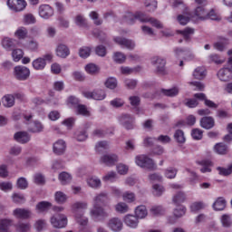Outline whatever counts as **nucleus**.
<instances>
[{
	"label": "nucleus",
	"mask_w": 232,
	"mask_h": 232,
	"mask_svg": "<svg viewBox=\"0 0 232 232\" xmlns=\"http://www.w3.org/2000/svg\"><path fill=\"white\" fill-rule=\"evenodd\" d=\"M108 194L100 193L93 198V207L91 209V217L92 218H100V220H104L110 217V214L102 206H106L108 204Z\"/></svg>",
	"instance_id": "1"
},
{
	"label": "nucleus",
	"mask_w": 232,
	"mask_h": 232,
	"mask_svg": "<svg viewBox=\"0 0 232 232\" xmlns=\"http://www.w3.org/2000/svg\"><path fill=\"white\" fill-rule=\"evenodd\" d=\"M88 208V203L83 202H76L72 205V213L75 215V218L80 224V226H87L88 225V218H83L84 213L80 212V209H86Z\"/></svg>",
	"instance_id": "2"
},
{
	"label": "nucleus",
	"mask_w": 232,
	"mask_h": 232,
	"mask_svg": "<svg viewBox=\"0 0 232 232\" xmlns=\"http://www.w3.org/2000/svg\"><path fill=\"white\" fill-rule=\"evenodd\" d=\"M136 164L140 166V168H144L145 169H149V171H155L157 169V165L155 161L147 155H139L136 157Z\"/></svg>",
	"instance_id": "3"
},
{
	"label": "nucleus",
	"mask_w": 232,
	"mask_h": 232,
	"mask_svg": "<svg viewBox=\"0 0 232 232\" xmlns=\"http://www.w3.org/2000/svg\"><path fill=\"white\" fill-rule=\"evenodd\" d=\"M145 14L142 12H136V13H126L123 16V21L127 23V24H135L137 21L140 23H144L147 21L145 18Z\"/></svg>",
	"instance_id": "4"
},
{
	"label": "nucleus",
	"mask_w": 232,
	"mask_h": 232,
	"mask_svg": "<svg viewBox=\"0 0 232 232\" xmlns=\"http://www.w3.org/2000/svg\"><path fill=\"white\" fill-rule=\"evenodd\" d=\"M151 64L156 66V73L159 75H166V60L160 56H153L151 58Z\"/></svg>",
	"instance_id": "5"
},
{
	"label": "nucleus",
	"mask_w": 232,
	"mask_h": 232,
	"mask_svg": "<svg viewBox=\"0 0 232 232\" xmlns=\"http://www.w3.org/2000/svg\"><path fill=\"white\" fill-rule=\"evenodd\" d=\"M119 122L125 130H133L135 128V117L131 114H121L119 116Z\"/></svg>",
	"instance_id": "6"
},
{
	"label": "nucleus",
	"mask_w": 232,
	"mask_h": 232,
	"mask_svg": "<svg viewBox=\"0 0 232 232\" xmlns=\"http://www.w3.org/2000/svg\"><path fill=\"white\" fill-rule=\"evenodd\" d=\"M14 75L17 81H26L30 77V69L23 65L15 66Z\"/></svg>",
	"instance_id": "7"
},
{
	"label": "nucleus",
	"mask_w": 232,
	"mask_h": 232,
	"mask_svg": "<svg viewBox=\"0 0 232 232\" xmlns=\"http://www.w3.org/2000/svg\"><path fill=\"white\" fill-rule=\"evenodd\" d=\"M82 95L86 99H93L94 101H104V99H106V92L102 89H94L92 92H83Z\"/></svg>",
	"instance_id": "8"
},
{
	"label": "nucleus",
	"mask_w": 232,
	"mask_h": 232,
	"mask_svg": "<svg viewBox=\"0 0 232 232\" xmlns=\"http://www.w3.org/2000/svg\"><path fill=\"white\" fill-rule=\"evenodd\" d=\"M51 224L53 227L61 229L68 226V218L64 214H57L51 218Z\"/></svg>",
	"instance_id": "9"
},
{
	"label": "nucleus",
	"mask_w": 232,
	"mask_h": 232,
	"mask_svg": "<svg viewBox=\"0 0 232 232\" xmlns=\"http://www.w3.org/2000/svg\"><path fill=\"white\" fill-rule=\"evenodd\" d=\"M28 4L25 0H8L7 5L13 12H23Z\"/></svg>",
	"instance_id": "10"
},
{
	"label": "nucleus",
	"mask_w": 232,
	"mask_h": 232,
	"mask_svg": "<svg viewBox=\"0 0 232 232\" xmlns=\"http://www.w3.org/2000/svg\"><path fill=\"white\" fill-rule=\"evenodd\" d=\"M13 215L15 218L20 220H28V218H32V210L28 208H15L13 211Z\"/></svg>",
	"instance_id": "11"
},
{
	"label": "nucleus",
	"mask_w": 232,
	"mask_h": 232,
	"mask_svg": "<svg viewBox=\"0 0 232 232\" xmlns=\"http://www.w3.org/2000/svg\"><path fill=\"white\" fill-rule=\"evenodd\" d=\"M114 42L120 46H124V48H127V50H135V42L133 40L117 36L114 38Z\"/></svg>",
	"instance_id": "12"
},
{
	"label": "nucleus",
	"mask_w": 232,
	"mask_h": 232,
	"mask_svg": "<svg viewBox=\"0 0 232 232\" xmlns=\"http://www.w3.org/2000/svg\"><path fill=\"white\" fill-rule=\"evenodd\" d=\"M39 15L43 19H50L53 15V8L49 5H42L39 6Z\"/></svg>",
	"instance_id": "13"
},
{
	"label": "nucleus",
	"mask_w": 232,
	"mask_h": 232,
	"mask_svg": "<svg viewBox=\"0 0 232 232\" xmlns=\"http://www.w3.org/2000/svg\"><path fill=\"white\" fill-rule=\"evenodd\" d=\"M107 226L110 229H111V231H114V232L122 231V227H123L122 221L119 218H111L108 221Z\"/></svg>",
	"instance_id": "14"
},
{
	"label": "nucleus",
	"mask_w": 232,
	"mask_h": 232,
	"mask_svg": "<svg viewBox=\"0 0 232 232\" xmlns=\"http://www.w3.org/2000/svg\"><path fill=\"white\" fill-rule=\"evenodd\" d=\"M177 34L181 35L186 43H191V39L195 34V29L191 27H186L183 30H178Z\"/></svg>",
	"instance_id": "15"
},
{
	"label": "nucleus",
	"mask_w": 232,
	"mask_h": 232,
	"mask_svg": "<svg viewBox=\"0 0 232 232\" xmlns=\"http://www.w3.org/2000/svg\"><path fill=\"white\" fill-rule=\"evenodd\" d=\"M101 162L106 166H114L119 162V156L117 154H106L101 157Z\"/></svg>",
	"instance_id": "16"
},
{
	"label": "nucleus",
	"mask_w": 232,
	"mask_h": 232,
	"mask_svg": "<svg viewBox=\"0 0 232 232\" xmlns=\"http://www.w3.org/2000/svg\"><path fill=\"white\" fill-rule=\"evenodd\" d=\"M53 150L55 155L64 154V151H66V141L58 140L56 142H54Z\"/></svg>",
	"instance_id": "17"
},
{
	"label": "nucleus",
	"mask_w": 232,
	"mask_h": 232,
	"mask_svg": "<svg viewBox=\"0 0 232 232\" xmlns=\"http://www.w3.org/2000/svg\"><path fill=\"white\" fill-rule=\"evenodd\" d=\"M56 55L62 59H66L70 55V48L64 44H59L56 47Z\"/></svg>",
	"instance_id": "18"
},
{
	"label": "nucleus",
	"mask_w": 232,
	"mask_h": 232,
	"mask_svg": "<svg viewBox=\"0 0 232 232\" xmlns=\"http://www.w3.org/2000/svg\"><path fill=\"white\" fill-rule=\"evenodd\" d=\"M218 77L223 82H228V81L232 80V72L229 71L227 68L223 67L218 72Z\"/></svg>",
	"instance_id": "19"
},
{
	"label": "nucleus",
	"mask_w": 232,
	"mask_h": 232,
	"mask_svg": "<svg viewBox=\"0 0 232 232\" xmlns=\"http://www.w3.org/2000/svg\"><path fill=\"white\" fill-rule=\"evenodd\" d=\"M175 56L176 57H180V55H183V60L184 61H191L195 56H193V53H191V51L189 50H185L182 48H176L174 50Z\"/></svg>",
	"instance_id": "20"
},
{
	"label": "nucleus",
	"mask_w": 232,
	"mask_h": 232,
	"mask_svg": "<svg viewBox=\"0 0 232 232\" xmlns=\"http://www.w3.org/2000/svg\"><path fill=\"white\" fill-rule=\"evenodd\" d=\"M14 139L20 144H26L27 142H30V134L26 131H18L14 133Z\"/></svg>",
	"instance_id": "21"
},
{
	"label": "nucleus",
	"mask_w": 232,
	"mask_h": 232,
	"mask_svg": "<svg viewBox=\"0 0 232 232\" xmlns=\"http://www.w3.org/2000/svg\"><path fill=\"white\" fill-rule=\"evenodd\" d=\"M200 126L204 130H211L215 128V119L213 117L205 116L200 120Z\"/></svg>",
	"instance_id": "22"
},
{
	"label": "nucleus",
	"mask_w": 232,
	"mask_h": 232,
	"mask_svg": "<svg viewBox=\"0 0 232 232\" xmlns=\"http://www.w3.org/2000/svg\"><path fill=\"white\" fill-rule=\"evenodd\" d=\"M124 222L128 227L135 229L139 226V218L133 215H127L124 218Z\"/></svg>",
	"instance_id": "23"
},
{
	"label": "nucleus",
	"mask_w": 232,
	"mask_h": 232,
	"mask_svg": "<svg viewBox=\"0 0 232 232\" xmlns=\"http://www.w3.org/2000/svg\"><path fill=\"white\" fill-rule=\"evenodd\" d=\"M44 127L43 126V123L40 121H33L28 124L27 130L30 131V133H41Z\"/></svg>",
	"instance_id": "24"
},
{
	"label": "nucleus",
	"mask_w": 232,
	"mask_h": 232,
	"mask_svg": "<svg viewBox=\"0 0 232 232\" xmlns=\"http://www.w3.org/2000/svg\"><path fill=\"white\" fill-rule=\"evenodd\" d=\"M15 43H17L14 39L5 37L2 40V46L7 52H12L15 48Z\"/></svg>",
	"instance_id": "25"
},
{
	"label": "nucleus",
	"mask_w": 232,
	"mask_h": 232,
	"mask_svg": "<svg viewBox=\"0 0 232 232\" xmlns=\"http://www.w3.org/2000/svg\"><path fill=\"white\" fill-rule=\"evenodd\" d=\"M192 77H194V79H196L198 81H202V79H205L206 78V67H204V66L197 67L192 73Z\"/></svg>",
	"instance_id": "26"
},
{
	"label": "nucleus",
	"mask_w": 232,
	"mask_h": 232,
	"mask_svg": "<svg viewBox=\"0 0 232 232\" xmlns=\"http://www.w3.org/2000/svg\"><path fill=\"white\" fill-rule=\"evenodd\" d=\"M52 208V204L49 201H40L35 206L37 213H45Z\"/></svg>",
	"instance_id": "27"
},
{
	"label": "nucleus",
	"mask_w": 232,
	"mask_h": 232,
	"mask_svg": "<svg viewBox=\"0 0 232 232\" xmlns=\"http://www.w3.org/2000/svg\"><path fill=\"white\" fill-rule=\"evenodd\" d=\"M214 151H216L218 155H227L229 149L227 148V145H226L225 143L219 142L214 146Z\"/></svg>",
	"instance_id": "28"
},
{
	"label": "nucleus",
	"mask_w": 232,
	"mask_h": 232,
	"mask_svg": "<svg viewBox=\"0 0 232 232\" xmlns=\"http://www.w3.org/2000/svg\"><path fill=\"white\" fill-rule=\"evenodd\" d=\"M13 222L12 219L8 218L0 219V232H10Z\"/></svg>",
	"instance_id": "29"
},
{
	"label": "nucleus",
	"mask_w": 232,
	"mask_h": 232,
	"mask_svg": "<svg viewBox=\"0 0 232 232\" xmlns=\"http://www.w3.org/2000/svg\"><path fill=\"white\" fill-rule=\"evenodd\" d=\"M14 37L18 39L19 41H23L28 37V29L26 27H19L15 32H14Z\"/></svg>",
	"instance_id": "30"
},
{
	"label": "nucleus",
	"mask_w": 232,
	"mask_h": 232,
	"mask_svg": "<svg viewBox=\"0 0 232 232\" xmlns=\"http://www.w3.org/2000/svg\"><path fill=\"white\" fill-rule=\"evenodd\" d=\"M199 166H204L200 171L201 173H211V169L208 166H213V163L209 160H203L201 161H197Z\"/></svg>",
	"instance_id": "31"
},
{
	"label": "nucleus",
	"mask_w": 232,
	"mask_h": 232,
	"mask_svg": "<svg viewBox=\"0 0 232 232\" xmlns=\"http://www.w3.org/2000/svg\"><path fill=\"white\" fill-rule=\"evenodd\" d=\"M213 208L216 211H224L226 209V199L224 198H218L213 204Z\"/></svg>",
	"instance_id": "32"
},
{
	"label": "nucleus",
	"mask_w": 232,
	"mask_h": 232,
	"mask_svg": "<svg viewBox=\"0 0 232 232\" xmlns=\"http://www.w3.org/2000/svg\"><path fill=\"white\" fill-rule=\"evenodd\" d=\"M32 64L34 70H44V68H46V62H44V59H43V57L35 59L34 61H33Z\"/></svg>",
	"instance_id": "33"
},
{
	"label": "nucleus",
	"mask_w": 232,
	"mask_h": 232,
	"mask_svg": "<svg viewBox=\"0 0 232 232\" xmlns=\"http://www.w3.org/2000/svg\"><path fill=\"white\" fill-rule=\"evenodd\" d=\"M3 104L5 108H12L15 104V97L13 94H7L3 98Z\"/></svg>",
	"instance_id": "34"
},
{
	"label": "nucleus",
	"mask_w": 232,
	"mask_h": 232,
	"mask_svg": "<svg viewBox=\"0 0 232 232\" xmlns=\"http://www.w3.org/2000/svg\"><path fill=\"white\" fill-rule=\"evenodd\" d=\"M195 15L198 17V19L206 20L208 19V10L204 8V6H198L195 10Z\"/></svg>",
	"instance_id": "35"
},
{
	"label": "nucleus",
	"mask_w": 232,
	"mask_h": 232,
	"mask_svg": "<svg viewBox=\"0 0 232 232\" xmlns=\"http://www.w3.org/2000/svg\"><path fill=\"white\" fill-rule=\"evenodd\" d=\"M135 215L138 218H146V217H148V209H146V206L137 207Z\"/></svg>",
	"instance_id": "36"
},
{
	"label": "nucleus",
	"mask_w": 232,
	"mask_h": 232,
	"mask_svg": "<svg viewBox=\"0 0 232 232\" xmlns=\"http://www.w3.org/2000/svg\"><path fill=\"white\" fill-rule=\"evenodd\" d=\"M145 19L147 21H143V23H150L152 26H154L155 28H158L159 30H162V28H164V25L162 24V23H160V21L155 18H150L148 17V15L145 14Z\"/></svg>",
	"instance_id": "37"
},
{
	"label": "nucleus",
	"mask_w": 232,
	"mask_h": 232,
	"mask_svg": "<svg viewBox=\"0 0 232 232\" xmlns=\"http://www.w3.org/2000/svg\"><path fill=\"white\" fill-rule=\"evenodd\" d=\"M173 203L176 206H180V204H182V202H184L186 200V194H184V192L180 191L178 192L174 197H173Z\"/></svg>",
	"instance_id": "38"
},
{
	"label": "nucleus",
	"mask_w": 232,
	"mask_h": 232,
	"mask_svg": "<svg viewBox=\"0 0 232 232\" xmlns=\"http://www.w3.org/2000/svg\"><path fill=\"white\" fill-rule=\"evenodd\" d=\"M32 226L28 222H18L16 224V231L17 232H28L30 231Z\"/></svg>",
	"instance_id": "39"
},
{
	"label": "nucleus",
	"mask_w": 232,
	"mask_h": 232,
	"mask_svg": "<svg viewBox=\"0 0 232 232\" xmlns=\"http://www.w3.org/2000/svg\"><path fill=\"white\" fill-rule=\"evenodd\" d=\"M54 199L57 204H64L68 200V196L62 191H57L54 195Z\"/></svg>",
	"instance_id": "40"
},
{
	"label": "nucleus",
	"mask_w": 232,
	"mask_h": 232,
	"mask_svg": "<svg viewBox=\"0 0 232 232\" xmlns=\"http://www.w3.org/2000/svg\"><path fill=\"white\" fill-rule=\"evenodd\" d=\"M174 139L179 144H184L186 142V137L182 130H177L174 133Z\"/></svg>",
	"instance_id": "41"
},
{
	"label": "nucleus",
	"mask_w": 232,
	"mask_h": 232,
	"mask_svg": "<svg viewBox=\"0 0 232 232\" xmlns=\"http://www.w3.org/2000/svg\"><path fill=\"white\" fill-rule=\"evenodd\" d=\"M59 180L62 182L63 186H65V184H70V182H72V175H70L68 172H62L59 175Z\"/></svg>",
	"instance_id": "42"
},
{
	"label": "nucleus",
	"mask_w": 232,
	"mask_h": 232,
	"mask_svg": "<svg viewBox=\"0 0 232 232\" xmlns=\"http://www.w3.org/2000/svg\"><path fill=\"white\" fill-rule=\"evenodd\" d=\"M113 61L118 64H122L123 63H126V54L121 52H116L113 55Z\"/></svg>",
	"instance_id": "43"
},
{
	"label": "nucleus",
	"mask_w": 232,
	"mask_h": 232,
	"mask_svg": "<svg viewBox=\"0 0 232 232\" xmlns=\"http://www.w3.org/2000/svg\"><path fill=\"white\" fill-rule=\"evenodd\" d=\"M92 54V48L88 46H83L79 49V55L82 59H88Z\"/></svg>",
	"instance_id": "44"
},
{
	"label": "nucleus",
	"mask_w": 232,
	"mask_h": 232,
	"mask_svg": "<svg viewBox=\"0 0 232 232\" xmlns=\"http://www.w3.org/2000/svg\"><path fill=\"white\" fill-rule=\"evenodd\" d=\"M161 92L166 97H177V94L179 93V89L177 87L171 89H162Z\"/></svg>",
	"instance_id": "45"
},
{
	"label": "nucleus",
	"mask_w": 232,
	"mask_h": 232,
	"mask_svg": "<svg viewBox=\"0 0 232 232\" xmlns=\"http://www.w3.org/2000/svg\"><path fill=\"white\" fill-rule=\"evenodd\" d=\"M24 55V53L23 52L22 49H13L12 57L14 63H19V61H21Z\"/></svg>",
	"instance_id": "46"
},
{
	"label": "nucleus",
	"mask_w": 232,
	"mask_h": 232,
	"mask_svg": "<svg viewBox=\"0 0 232 232\" xmlns=\"http://www.w3.org/2000/svg\"><path fill=\"white\" fill-rule=\"evenodd\" d=\"M177 21L181 26H186L189 21H191V16L188 14H179L177 16Z\"/></svg>",
	"instance_id": "47"
},
{
	"label": "nucleus",
	"mask_w": 232,
	"mask_h": 232,
	"mask_svg": "<svg viewBox=\"0 0 232 232\" xmlns=\"http://www.w3.org/2000/svg\"><path fill=\"white\" fill-rule=\"evenodd\" d=\"M209 63H214L215 64H224L226 59H222L218 54H210L208 56Z\"/></svg>",
	"instance_id": "48"
},
{
	"label": "nucleus",
	"mask_w": 232,
	"mask_h": 232,
	"mask_svg": "<svg viewBox=\"0 0 232 232\" xmlns=\"http://www.w3.org/2000/svg\"><path fill=\"white\" fill-rule=\"evenodd\" d=\"M12 198L14 204H24V202H26V198L23 194L14 193L12 196Z\"/></svg>",
	"instance_id": "49"
},
{
	"label": "nucleus",
	"mask_w": 232,
	"mask_h": 232,
	"mask_svg": "<svg viewBox=\"0 0 232 232\" xmlns=\"http://www.w3.org/2000/svg\"><path fill=\"white\" fill-rule=\"evenodd\" d=\"M36 21L35 16H34V14L31 13L24 15L23 23H24V24H35Z\"/></svg>",
	"instance_id": "50"
},
{
	"label": "nucleus",
	"mask_w": 232,
	"mask_h": 232,
	"mask_svg": "<svg viewBox=\"0 0 232 232\" xmlns=\"http://www.w3.org/2000/svg\"><path fill=\"white\" fill-rule=\"evenodd\" d=\"M104 86H106L109 90H115L117 88V79L113 77H110L104 82Z\"/></svg>",
	"instance_id": "51"
},
{
	"label": "nucleus",
	"mask_w": 232,
	"mask_h": 232,
	"mask_svg": "<svg viewBox=\"0 0 232 232\" xmlns=\"http://www.w3.org/2000/svg\"><path fill=\"white\" fill-rule=\"evenodd\" d=\"M115 210L118 213H128L130 207H128V204L124 202H120L115 206Z\"/></svg>",
	"instance_id": "52"
},
{
	"label": "nucleus",
	"mask_w": 232,
	"mask_h": 232,
	"mask_svg": "<svg viewBox=\"0 0 232 232\" xmlns=\"http://www.w3.org/2000/svg\"><path fill=\"white\" fill-rule=\"evenodd\" d=\"M25 48H27V50H30L31 52H37V50L39 49V43H37V41L35 40H30L25 44Z\"/></svg>",
	"instance_id": "53"
},
{
	"label": "nucleus",
	"mask_w": 232,
	"mask_h": 232,
	"mask_svg": "<svg viewBox=\"0 0 232 232\" xmlns=\"http://www.w3.org/2000/svg\"><path fill=\"white\" fill-rule=\"evenodd\" d=\"M87 184L88 186H90V188H101V179H97V178H91L87 179Z\"/></svg>",
	"instance_id": "54"
},
{
	"label": "nucleus",
	"mask_w": 232,
	"mask_h": 232,
	"mask_svg": "<svg viewBox=\"0 0 232 232\" xmlns=\"http://www.w3.org/2000/svg\"><path fill=\"white\" fill-rule=\"evenodd\" d=\"M77 114L83 115V117H90V111H88L86 105L80 104L77 106Z\"/></svg>",
	"instance_id": "55"
},
{
	"label": "nucleus",
	"mask_w": 232,
	"mask_h": 232,
	"mask_svg": "<svg viewBox=\"0 0 232 232\" xmlns=\"http://www.w3.org/2000/svg\"><path fill=\"white\" fill-rule=\"evenodd\" d=\"M89 15L96 26H101V24H102V20L99 19V13L92 11Z\"/></svg>",
	"instance_id": "56"
},
{
	"label": "nucleus",
	"mask_w": 232,
	"mask_h": 232,
	"mask_svg": "<svg viewBox=\"0 0 232 232\" xmlns=\"http://www.w3.org/2000/svg\"><path fill=\"white\" fill-rule=\"evenodd\" d=\"M217 169L219 172V175H222L223 177H227L232 173V165H229L227 169L218 167Z\"/></svg>",
	"instance_id": "57"
},
{
	"label": "nucleus",
	"mask_w": 232,
	"mask_h": 232,
	"mask_svg": "<svg viewBox=\"0 0 232 232\" xmlns=\"http://www.w3.org/2000/svg\"><path fill=\"white\" fill-rule=\"evenodd\" d=\"M74 21L77 26L84 27L88 25V24L86 23V18H84L82 14H77Z\"/></svg>",
	"instance_id": "58"
},
{
	"label": "nucleus",
	"mask_w": 232,
	"mask_h": 232,
	"mask_svg": "<svg viewBox=\"0 0 232 232\" xmlns=\"http://www.w3.org/2000/svg\"><path fill=\"white\" fill-rule=\"evenodd\" d=\"M221 224L224 227H231L232 222H231V217L227 214H224L221 217Z\"/></svg>",
	"instance_id": "59"
},
{
	"label": "nucleus",
	"mask_w": 232,
	"mask_h": 232,
	"mask_svg": "<svg viewBox=\"0 0 232 232\" xmlns=\"http://www.w3.org/2000/svg\"><path fill=\"white\" fill-rule=\"evenodd\" d=\"M145 6L149 12H155L157 10V2L155 0H146Z\"/></svg>",
	"instance_id": "60"
},
{
	"label": "nucleus",
	"mask_w": 232,
	"mask_h": 232,
	"mask_svg": "<svg viewBox=\"0 0 232 232\" xmlns=\"http://www.w3.org/2000/svg\"><path fill=\"white\" fill-rule=\"evenodd\" d=\"M76 139L79 142H82L83 140H86V139H88V132L86 131V129L79 130L76 133Z\"/></svg>",
	"instance_id": "61"
},
{
	"label": "nucleus",
	"mask_w": 232,
	"mask_h": 232,
	"mask_svg": "<svg viewBox=\"0 0 232 232\" xmlns=\"http://www.w3.org/2000/svg\"><path fill=\"white\" fill-rule=\"evenodd\" d=\"M122 197L125 202H129V203L135 202V193L133 192H130V191L124 192Z\"/></svg>",
	"instance_id": "62"
},
{
	"label": "nucleus",
	"mask_w": 232,
	"mask_h": 232,
	"mask_svg": "<svg viewBox=\"0 0 232 232\" xmlns=\"http://www.w3.org/2000/svg\"><path fill=\"white\" fill-rule=\"evenodd\" d=\"M173 215H175V217H178L179 218L184 217L186 215V208L182 206H178V208L174 209Z\"/></svg>",
	"instance_id": "63"
},
{
	"label": "nucleus",
	"mask_w": 232,
	"mask_h": 232,
	"mask_svg": "<svg viewBox=\"0 0 232 232\" xmlns=\"http://www.w3.org/2000/svg\"><path fill=\"white\" fill-rule=\"evenodd\" d=\"M177 169L169 168L165 170V177H167V179H175V177H177Z\"/></svg>",
	"instance_id": "64"
}]
</instances>
